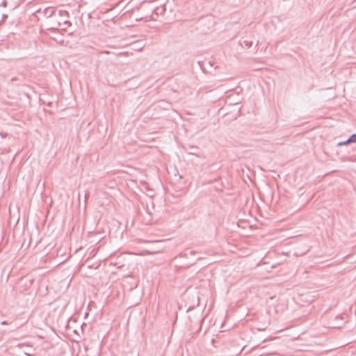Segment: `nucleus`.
Here are the masks:
<instances>
[{
	"label": "nucleus",
	"instance_id": "obj_1",
	"mask_svg": "<svg viewBox=\"0 0 356 356\" xmlns=\"http://www.w3.org/2000/svg\"><path fill=\"white\" fill-rule=\"evenodd\" d=\"M44 12L48 19L47 22V30L56 32L62 24L67 26L71 25L70 21L62 18L63 15L67 14L66 11L59 10L56 12L53 9H46Z\"/></svg>",
	"mask_w": 356,
	"mask_h": 356
},
{
	"label": "nucleus",
	"instance_id": "obj_2",
	"mask_svg": "<svg viewBox=\"0 0 356 356\" xmlns=\"http://www.w3.org/2000/svg\"><path fill=\"white\" fill-rule=\"evenodd\" d=\"M70 250L72 251V248L69 246H60L59 249L57 250L58 254H60L61 256H64V253L66 250Z\"/></svg>",
	"mask_w": 356,
	"mask_h": 356
},
{
	"label": "nucleus",
	"instance_id": "obj_3",
	"mask_svg": "<svg viewBox=\"0 0 356 356\" xmlns=\"http://www.w3.org/2000/svg\"><path fill=\"white\" fill-rule=\"evenodd\" d=\"M348 143H356V134H352L349 138H348Z\"/></svg>",
	"mask_w": 356,
	"mask_h": 356
},
{
	"label": "nucleus",
	"instance_id": "obj_4",
	"mask_svg": "<svg viewBox=\"0 0 356 356\" xmlns=\"http://www.w3.org/2000/svg\"><path fill=\"white\" fill-rule=\"evenodd\" d=\"M243 43L244 44L245 47H246L248 49L250 48L253 44L252 41L249 40H243Z\"/></svg>",
	"mask_w": 356,
	"mask_h": 356
},
{
	"label": "nucleus",
	"instance_id": "obj_5",
	"mask_svg": "<svg viewBox=\"0 0 356 356\" xmlns=\"http://www.w3.org/2000/svg\"><path fill=\"white\" fill-rule=\"evenodd\" d=\"M348 138L346 140L338 143L337 146L347 145H349L351 143H348Z\"/></svg>",
	"mask_w": 356,
	"mask_h": 356
},
{
	"label": "nucleus",
	"instance_id": "obj_6",
	"mask_svg": "<svg viewBox=\"0 0 356 356\" xmlns=\"http://www.w3.org/2000/svg\"><path fill=\"white\" fill-rule=\"evenodd\" d=\"M165 10V9L164 8H157L155 11H156V13L158 14L159 13H163L164 11Z\"/></svg>",
	"mask_w": 356,
	"mask_h": 356
},
{
	"label": "nucleus",
	"instance_id": "obj_7",
	"mask_svg": "<svg viewBox=\"0 0 356 356\" xmlns=\"http://www.w3.org/2000/svg\"><path fill=\"white\" fill-rule=\"evenodd\" d=\"M7 5H8L7 1H6V0H3V1L1 3V5H0V6H3V7L6 8V7H7Z\"/></svg>",
	"mask_w": 356,
	"mask_h": 356
},
{
	"label": "nucleus",
	"instance_id": "obj_8",
	"mask_svg": "<svg viewBox=\"0 0 356 356\" xmlns=\"http://www.w3.org/2000/svg\"><path fill=\"white\" fill-rule=\"evenodd\" d=\"M305 252H302V253H301V254H299L296 251H293V254L294 256L298 257V256H300V255H302L303 254H305Z\"/></svg>",
	"mask_w": 356,
	"mask_h": 356
},
{
	"label": "nucleus",
	"instance_id": "obj_9",
	"mask_svg": "<svg viewBox=\"0 0 356 356\" xmlns=\"http://www.w3.org/2000/svg\"><path fill=\"white\" fill-rule=\"evenodd\" d=\"M102 238H102H97V240L92 241L91 242H92V243H95V245H97V244L100 242V240H101Z\"/></svg>",
	"mask_w": 356,
	"mask_h": 356
},
{
	"label": "nucleus",
	"instance_id": "obj_10",
	"mask_svg": "<svg viewBox=\"0 0 356 356\" xmlns=\"http://www.w3.org/2000/svg\"><path fill=\"white\" fill-rule=\"evenodd\" d=\"M2 18H3V22H4V21L8 18V15H7L3 14V15H2Z\"/></svg>",
	"mask_w": 356,
	"mask_h": 356
},
{
	"label": "nucleus",
	"instance_id": "obj_11",
	"mask_svg": "<svg viewBox=\"0 0 356 356\" xmlns=\"http://www.w3.org/2000/svg\"><path fill=\"white\" fill-rule=\"evenodd\" d=\"M81 249V247L80 248H79V249H75L74 251V253L77 252Z\"/></svg>",
	"mask_w": 356,
	"mask_h": 356
},
{
	"label": "nucleus",
	"instance_id": "obj_12",
	"mask_svg": "<svg viewBox=\"0 0 356 356\" xmlns=\"http://www.w3.org/2000/svg\"><path fill=\"white\" fill-rule=\"evenodd\" d=\"M1 324L2 325H8V323H7V321H3V322H1Z\"/></svg>",
	"mask_w": 356,
	"mask_h": 356
},
{
	"label": "nucleus",
	"instance_id": "obj_13",
	"mask_svg": "<svg viewBox=\"0 0 356 356\" xmlns=\"http://www.w3.org/2000/svg\"><path fill=\"white\" fill-rule=\"evenodd\" d=\"M165 240H156V241H154V242H163Z\"/></svg>",
	"mask_w": 356,
	"mask_h": 356
},
{
	"label": "nucleus",
	"instance_id": "obj_14",
	"mask_svg": "<svg viewBox=\"0 0 356 356\" xmlns=\"http://www.w3.org/2000/svg\"><path fill=\"white\" fill-rule=\"evenodd\" d=\"M70 257H71V252H70L69 256H67L66 258H64V260H66V259Z\"/></svg>",
	"mask_w": 356,
	"mask_h": 356
}]
</instances>
